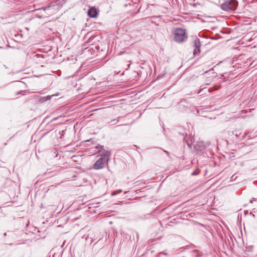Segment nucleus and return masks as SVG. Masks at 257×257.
Masks as SVG:
<instances>
[{"label":"nucleus","mask_w":257,"mask_h":257,"mask_svg":"<svg viewBox=\"0 0 257 257\" xmlns=\"http://www.w3.org/2000/svg\"><path fill=\"white\" fill-rule=\"evenodd\" d=\"M96 152L95 153L101 152V157L99 158L93 165V168L95 170L103 169L106 163L110 156V152L103 149L102 146L98 145L96 147Z\"/></svg>","instance_id":"f257e3e1"},{"label":"nucleus","mask_w":257,"mask_h":257,"mask_svg":"<svg viewBox=\"0 0 257 257\" xmlns=\"http://www.w3.org/2000/svg\"><path fill=\"white\" fill-rule=\"evenodd\" d=\"M187 38L185 30L178 28L174 33V40L178 43H181L185 41Z\"/></svg>","instance_id":"f03ea898"},{"label":"nucleus","mask_w":257,"mask_h":257,"mask_svg":"<svg viewBox=\"0 0 257 257\" xmlns=\"http://www.w3.org/2000/svg\"><path fill=\"white\" fill-rule=\"evenodd\" d=\"M237 7L236 2L231 1L226 2L222 5V9L226 11H230L234 10Z\"/></svg>","instance_id":"7ed1b4c3"},{"label":"nucleus","mask_w":257,"mask_h":257,"mask_svg":"<svg viewBox=\"0 0 257 257\" xmlns=\"http://www.w3.org/2000/svg\"><path fill=\"white\" fill-rule=\"evenodd\" d=\"M201 44L200 40L198 38H196L193 41V47L195 48L194 50V55L195 56L198 55L200 54V48Z\"/></svg>","instance_id":"20e7f679"},{"label":"nucleus","mask_w":257,"mask_h":257,"mask_svg":"<svg viewBox=\"0 0 257 257\" xmlns=\"http://www.w3.org/2000/svg\"><path fill=\"white\" fill-rule=\"evenodd\" d=\"M88 15L91 18L96 17L97 15L96 9L94 8H90L88 11Z\"/></svg>","instance_id":"39448f33"},{"label":"nucleus","mask_w":257,"mask_h":257,"mask_svg":"<svg viewBox=\"0 0 257 257\" xmlns=\"http://www.w3.org/2000/svg\"><path fill=\"white\" fill-rule=\"evenodd\" d=\"M121 192H122V190H121V189L118 190L117 191H114V192H112L111 195L112 196L115 195H116V194H117L118 193H120Z\"/></svg>","instance_id":"423d86ee"},{"label":"nucleus","mask_w":257,"mask_h":257,"mask_svg":"<svg viewBox=\"0 0 257 257\" xmlns=\"http://www.w3.org/2000/svg\"><path fill=\"white\" fill-rule=\"evenodd\" d=\"M53 95H52V96H48L47 97V99H50L52 96H53Z\"/></svg>","instance_id":"0eeeda50"},{"label":"nucleus","mask_w":257,"mask_h":257,"mask_svg":"<svg viewBox=\"0 0 257 257\" xmlns=\"http://www.w3.org/2000/svg\"><path fill=\"white\" fill-rule=\"evenodd\" d=\"M162 253H163V254H165V255H167V253L164 252H162Z\"/></svg>","instance_id":"6e6552de"}]
</instances>
